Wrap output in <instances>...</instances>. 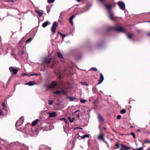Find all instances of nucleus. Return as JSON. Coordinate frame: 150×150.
<instances>
[{"label": "nucleus", "instance_id": "1", "mask_svg": "<svg viewBox=\"0 0 150 150\" xmlns=\"http://www.w3.org/2000/svg\"><path fill=\"white\" fill-rule=\"evenodd\" d=\"M99 1L106 7L108 11L110 18L112 21H115L117 18L115 16L113 12L111 10L112 5L110 4H107L105 3V0H99Z\"/></svg>", "mask_w": 150, "mask_h": 150}, {"label": "nucleus", "instance_id": "2", "mask_svg": "<svg viewBox=\"0 0 150 150\" xmlns=\"http://www.w3.org/2000/svg\"><path fill=\"white\" fill-rule=\"evenodd\" d=\"M115 30L119 32H125L124 29L122 27L115 25L114 26H109L106 29L107 31Z\"/></svg>", "mask_w": 150, "mask_h": 150}, {"label": "nucleus", "instance_id": "3", "mask_svg": "<svg viewBox=\"0 0 150 150\" xmlns=\"http://www.w3.org/2000/svg\"><path fill=\"white\" fill-rule=\"evenodd\" d=\"M104 44V42L103 41H98L96 42L95 46L97 48H100L103 47Z\"/></svg>", "mask_w": 150, "mask_h": 150}, {"label": "nucleus", "instance_id": "4", "mask_svg": "<svg viewBox=\"0 0 150 150\" xmlns=\"http://www.w3.org/2000/svg\"><path fill=\"white\" fill-rule=\"evenodd\" d=\"M24 119L23 116H22L16 122V127H18L21 125L23 123Z\"/></svg>", "mask_w": 150, "mask_h": 150}, {"label": "nucleus", "instance_id": "5", "mask_svg": "<svg viewBox=\"0 0 150 150\" xmlns=\"http://www.w3.org/2000/svg\"><path fill=\"white\" fill-rule=\"evenodd\" d=\"M9 70L12 75L16 74H17L18 70L17 69L14 68L13 67H10L9 68Z\"/></svg>", "mask_w": 150, "mask_h": 150}, {"label": "nucleus", "instance_id": "6", "mask_svg": "<svg viewBox=\"0 0 150 150\" xmlns=\"http://www.w3.org/2000/svg\"><path fill=\"white\" fill-rule=\"evenodd\" d=\"M117 4L120 9L122 10L125 9V4L124 3L120 1L117 2Z\"/></svg>", "mask_w": 150, "mask_h": 150}, {"label": "nucleus", "instance_id": "7", "mask_svg": "<svg viewBox=\"0 0 150 150\" xmlns=\"http://www.w3.org/2000/svg\"><path fill=\"white\" fill-rule=\"evenodd\" d=\"M57 27V22H54L53 24L52 27V32H53L52 34L55 32L56 30V28Z\"/></svg>", "mask_w": 150, "mask_h": 150}, {"label": "nucleus", "instance_id": "8", "mask_svg": "<svg viewBox=\"0 0 150 150\" xmlns=\"http://www.w3.org/2000/svg\"><path fill=\"white\" fill-rule=\"evenodd\" d=\"M51 59L45 58L43 60V62L46 64H48L51 62L52 60Z\"/></svg>", "mask_w": 150, "mask_h": 150}, {"label": "nucleus", "instance_id": "9", "mask_svg": "<svg viewBox=\"0 0 150 150\" xmlns=\"http://www.w3.org/2000/svg\"><path fill=\"white\" fill-rule=\"evenodd\" d=\"M57 84L56 82L54 81H53L52 82L51 84L49 85V88H54L57 85Z\"/></svg>", "mask_w": 150, "mask_h": 150}, {"label": "nucleus", "instance_id": "10", "mask_svg": "<svg viewBox=\"0 0 150 150\" xmlns=\"http://www.w3.org/2000/svg\"><path fill=\"white\" fill-rule=\"evenodd\" d=\"M53 93L55 94L62 93L64 95H67V93L64 91H54Z\"/></svg>", "mask_w": 150, "mask_h": 150}, {"label": "nucleus", "instance_id": "11", "mask_svg": "<svg viewBox=\"0 0 150 150\" xmlns=\"http://www.w3.org/2000/svg\"><path fill=\"white\" fill-rule=\"evenodd\" d=\"M98 118L99 119V122L100 123H102L104 121V119L100 114H98Z\"/></svg>", "mask_w": 150, "mask_h": 150}, {"label": "nucleus", "instance_id": "12", "mask_svg": "<svg viewBox=\"0 0 150 150\" xmlns=\"http://www.w3.org/2000/svg\"><path fill=\"white\" fill-rule=\"evenodd\" d=\"M104 134H100L99 135L98 137V139H99L101 140L104 142H105V140L104 138Z\"/></svg>", "mask_w": 150, "mask_h": 150}, {"label": "nucleus", "instance_id": "13", "mask_svg": "<svg viewBox=\"0 0 150 150\" xmlns=\"http://www.w3.org/2000/svg\"><path fill=\"white\" fill-rule=\"evenodd\" d=\"M100 79L99 82H98V84L101 83L103 81L104 78L102 74H100Z\"/></svg>", "mask_w": 150, "mask_h": 150}, {"label": "nucleus", "instance_id": "14", "mask_svg": "<svg viewBox=\"0 0 150 150\" xmlns=\"http://www.w3.org/2000/svg\"><path fill=\"white\" fill-rule=\"evenodd\" d=\"M121 146L122 148L125 150H128L131 149L128 146H127L124 144H121Z\"/></svg>", "mask_w": 150, "mask_h": 150}, {"label": "nucleus", "instance_id": "15", "mask_svg": "<svg viewBox=\"0 0 150 150\" xmlns=\"http://www.w3.org/2000/svg\"><path fill=\"white\" fill-rule=\"evenodd\" d=\"M76 15H73L72 16L69 18V22L71 24V25H73V19L74 18L75 16Z\"/></svg>", "mask_w": 150, "mask_h": 150}, {"label": "nucleus", "instance_id": "16", "mask_svg": "<svg viewBox=\"0 0 150 150\" xmlns=\"http://www.w3.org/2000/svg\"><path fill=\"white\" fill-rule=\"evenodd\" d=\"M67 118L70 122H73L75 119V117L72 116L68 117Z\"/></svg>", "mask_w": 150, "mask_h": 150}, {"label": "nucleus", "instance_id": "17", "mask_svg": "<svg viewBox=\"0 0 150 150\" xmlns=\"http://www.w3.org/2000/svg\"><path fill=\"white\" fill-rule=\"evenodd\" d=\"M35 83L34 81H30L28 82L25 83V85H28L30 86H33L34 84H35Z\"/></svg>", "mask_w": 150, "mask_h": 150}, {"label": "nucleus", "instance_id": "18", "mask_svg": "<svg viewBox=\"0 0 150 150\" xmlns=\"http://www.w3.org/2000/svg\"><path fill=\"white\" fill-rule=\"evenodd\" d=\"M35 11L36 13L38 14V16L40 17L42 16L43 14V13H42L39 11H38V10H35Z\"/></svg>", "mask_w": 150, "mask_h": 150}, {"label": "nucleus", "instance_id": "19", "mask_svg": "<svg viewBox=\"0 0 150 150\" xmlns=\"http://www.w3.org/2000/svg\"><path fill=\"white\" fill-rule=\"evenodd\" d=\"M50 23L48 21H47L44 23L42 24V27L43 28H45L46 27L48 24H50Z\"/></svg>", "mask_w": 150, "mask_h": 150}, {"label": "nucleus", "instance_id": "20", "mask_svg": "<svg viewBox=\"0 0 150 150\" xmlns=\"http://www.w3.org/2000/svg\"><path fill=\"white\" fill-rule=\"evenodd\" d=\"M39 119H37L33 121L32 124V126H35L37 124L38 122L39 121Z\"/></svg>", "mask_w": 150, "mask_h": 150}, {"label": "nucleus", "instance_id": "21", "mask_svg": "<svg viewBox=\"0 0 150 150\" xmlns=\"http://www.w3.org/2000/svg\"><path fill=\"white\" fill-rule=\"evenodd\" d=\"M67 98L70 100L71 101H73L74 100H76V98L72 96H69L67 97Z\"/></svg>", "mask_w": 150, "mask_h": 150}, {"label": "nucleus", "instance_id": "22", "mask_svg": "<svg viewBox=\"0 0 150 150\" xmlns=\"http://www.w3.org/2000/svg\"><path fill=\"white\" fill-rule=\"evenodd\" d=\"M49 117H55L56 116V113H49Z\"/></svg>", "mask_w": 150, "mask_h": 150}, {"label": "nucleus", "instance_id": "23", "mask_svg": "<svg viewBox=\"0 0 150 150\" xmlns=\"http://www.w3.org/2000/svg\"><path fill=\"white\" fill-rule=\"evenodd\" d=\"M115 146H116V148H114V149H119L120 147V144L118 142H116L115 145Z\"/></svg>", "mask_w": 150, "mask_h": 150}, {"label": "nucleus", "instance_id": "24", "mask_svg": "<svg viewBox=\"0 0 150 150\" xmlns=\"http://www.w3.org/2000/svg\"><path fill=\"white\" fill-rule=\"evenodd\" d=\"M57 55L58 57L59 58H62V57H63L62 54V53H61V52H57Z\"/></svg>", "mask_w": 150, "mask_h": 150}, {"label": "nucleus", "instance_id": "25", "mask_svg": "<svg viewBox=\"0 0 150 150\" xmlns=\"http://www.w3.org/2000/svg\"><path fill=\"white\" fill-rule=\"evenodd\" d=\"M87 100L84 99L83 98H81L80 99V102L82 103H84L87 102Z\"/></svg>", "mask_w": 150, "mask_h": 150}, {"label": "nucleus", "instance_id": "26", "mask_svg": "<svg viewBox=\"0 0 150 150\" xmlns=\"http://www.w3.org/2000/svg\"><path fill=\"white\" fill-rule=\"evenodd\" d=\"M89 134H86L83 135L82 136V139H84L86 137L88 138L89 137Z\"/></svg>", "mask_w": 150, "mask_h": 150}, {"label": "nucleus", "instance_id": "27", "mask_svg": "<svg viewBox=\"0 0 150 150\" xmlns=\"http://www.w3.org/2000/svg\"><path fill=\"white\" fill-rule=\"evenodd\" d=\"M32 40V38L31 37L29 38L26 41V42L27 43H28L29 42H30Z\"/></svg>", "mask_w": 150, "mask_h": 150}, {"label": "nucleus", "instance_id": "28", "mask_svg": "<svg viewBox=\"0 0 150 150\" xmlns=\"http://www.w3.org/2000/svg\"><path fill=\"white\" fill-rule=\"evenodd\" d=\"M81 84L83 85L88 86V83L85 82H82L81 83Z\"/></svg>", "mask_w": 150, "mask_h": 150}, {"label": "nucleus", "instance_id": "29", "mask_svg": "<svg viewBox=\"0 0 150 150\" xmlns=\"http://www.w3.org/2000/svg\"><path fill=\"white\" fill-rule=\"evenodd\" d=\"M90 69L93 71H98L97 69L95 67H92Z\"/></svg>", "mask_w": 150, "mask_h": 150}, {"label": "nucleus", "instance_id": "30", "mask_svg": "<svg viewBox=\"0 0 150 150\" xmlns=\"http://www.w3.org/2000/svg\"><path fill=\"white\" fill-rule=\"evenodd\" d=\"M77 136L79 140H81L82 139V136H80L79 134H77Z\"/></svg>", "mask_w": 150, "mask_h": 150}, {"label": "nucleus", "instance_id": "31", "mask_svg": "<svg viewBox=\"0 0 150 150\" xmlns=\"http://www.w3.org/2000/svg\"><path fill=\"white\" fill-rule=\"evenodd\" d=\"M130 135H132L134 139L136 138L135 134L133 132H131L130 134Z\"/></svg>", "mask_w": 150, "mask_h": 150}, {"label": "nucleus", "instance_id": "32", "mask_svg": "<svg viewBox=\"0 0 150 150\" xmlns=\"http://www.w3.org/2000/svg\"><path fill=\"white\" fill-rule=\"evenodd\" d=\"M133 35L132 34H130L128 35L127 36L129 39H131Z\"/></svg>", "mask_w": 150, "mask_h": 150}, {"label": "nucleus", "instance_id": "33", "mask_svg": "<svg viewBox=\"0 0 150 150\" xmlns=\"http://www.w3.org/2000/svg\"><path fill=\"white\" fill-rule=\"evenodd\" d=\"M91 7V5L89 7H88V8L87 9V10H84V11H81L80 12H79V14H81V13H84V12H85V11H88V9L90 7Z\"/></svg>", "mask_w": 150, "mask_h": 150}, {"label": "nucleus", "instance_id": "34", "mask_svg": "<svg viewBox=\"0 0 150 150\" xmlns=\"http://www.w3.org/2000/svg\"><path fill=\"white\" fill-rule=\"evenodd\" d=\"M55 0H47V2L49 3H53Z\"/></svg>", "mask_w": 150, "mask_h": 150}, {"label": "nucleus", "instance_id": "35", "mask_svg": "<svg viewBox=\"0 0 150 150\" xmlns=\"http://www.w3.org/2000/svg\"><path fill=\"white\" fill-rule=\"evenodd\" d=\"M144 142L145 143H146V144H150V140H144Z\"/></svg>", "mask_w": 150, "mask_h": 150}, {"label": "nucleus", "instance_id": "36", "mask_svg": "<svg viewBox=\"0 0 150 150\" xmlns=\"http://www.w3.org/2000/svg\"><path fill=\"white\" fill-rule=\"evenodd\" d=\"M61 120L64 121L65 122V123H67V121L64 118H62L61 119Z\"/></svg>", "mask_w": 150, "mask_h": 150}, {"label": "nucleus", "instance_id": "37", "mask_svg": "<svg viewBox=\"0 0 150 150\" xmlns=\"http://www.w3.org/2000/svg\"><path fill=\"white\" fill-rule=\"evenodd\" d=\"M126 110L125 109H122L120 111V112H126Z\"/></svg>", "mask_w": 150, "mask_h": 150}, {"label": "nucleus", "instance_id": "38", "mask_svg": "<svg viewBox=\"0 0 150 150\" xmlns=\"http://www.w3.org/2000/svg\"><path fill=\"white\" fill-rule=\"evenodd\" d=\"M122 117V116L121 115H118L117 116V119L118 120H120L121 119Z\"/></svg>", "mask_w": 150, "mask_h": 150}, {"label": "nucleus", "instance_id": "39", "mask_svg": "<svg viewBox=\"0 0 150 150\" xmlns=\"http://www.w3.org/2000/svg\"><path fill=\"white\" fill-rule=\"evenodd\" d=\"M52 101L51 100H49L48 101V104L49 105H52Z\"/></svg>", "mask_w": 150, "mask_h": 150}, {"label": "nucleus", "instance_id": "40", "mask_svg": "<svg viewBox=\"0 0 150 150\" xmlns=\"http://www.w3.org/2000/svg\"><path fill=\"white\" fill-rule=\"evenodd\" d=\"M137 150H143V147H141L139 148H137Z\"/></svg>", "mask_w": 150, "mask_h": 150}, {"label": "nucleus", "instance_id": "41", "mask_svg": "<svg viewBox=\"0 0 150 150\" xmlns=\"http://www.w3.org/2000/svg\"><path fill=\"white\" fill-rule=\"evenodd\" d=\"M2 107H3L4 108H6V105H5V103H2Z\"/></svg>", "mask_w": 150, "mask_h": 150}, {"label": "nucleus", "instance_id": "42", "mask_svg": "<svg viewBox=\"0 0 150 150\" xmlns=\"http://www.w3.org/2000/svg\"><path fill=\"white\" fill-rule=\"evenodd\" d=\"M96 88V87H93L92 88V91H95Z\"/></svg>", "mask_w": 150, "mask_h": 150}, {"label": "nucleus", "instance_id": "43", "mask_svg": "<svg viewBox=\"0 0 150 150\" xmlns=\"http://www.w3.org/2000/svg\"><path fill=\"white\" fill-rule=\"evenodd\" d=\"M36 75V76H38V74L36 73H34V74H31L30 75H29V76H33V75Z\"/></svg>", "mask_w": 150, "mask_h": 150}, {"label": "nucleus", "instance_id": "44", "mask_svg": "<svg viewBox=\"0 0 150 150\" xmlns=\"http://www.w3.org/2000/svg\"><path fill=\"white\" fill-rule=\"evenodd\" d=\"M62 35V39H63L66 36V35L65 34H62V35Z\"/></svg>", "mask_w": 150, "mask_h": 150}, {"label": "nucleus", "instance_id": "45", "mask_svg": "<svg viewBox=\"0 0 150 150\" xmlns=\"http://www.w3.org/2000/svg\"><path fill=\"white\" fill-rule=\"evenodd\" d=\"M105 142L106 143V144L107 145L108 147H109V145L108 143L106 141L105 142Z\"/></svg>", "mask_w": 150, "mask_h": 150}, {"label": "nucleus", "instance_id": "46", "mask_svg": "<svg viewBox=\"0 0 150 150\" xmlns=\"http://www.w3.org/2000/svg\"><path fill=\"white\" fill-rule=\"evenodd\" d=\"M21 54L23 55L24 54V52L22 50L21 51Z\"/></svg>", "mask_w": 150, "mask_h": 150}, {"label": "nucleus", "instance_id": "47", "mask_svg": "<svg viewBox=\"0 0 150 150\" xmlns=\"http://www.w3.org/2000/svg\"><path fill=\"white\" fill-rule=\"evenodd\" d=\"M13 0H8L6 1L7 2L9 1V2H13Z\"/></svg>", "mask_w": 150, "mask_h": 150}, {"label": "nucleus", "instance_id": "48", "mask_svg": "<svg viewBox=\"0 0 150 150\" xmlns=\"http://www.w3.org/2000/svg\"><path fill=\"white\" fill-rule=\"evenodd\" d=\"M147 35L148 36H150V32L147 33Z\"/></svg>", "mask_w": 150, "mask_h": 150}, {"label": "nucleus", "instance_id": "49", "mask_svg": "<svg viewBox=\"0 0 150 150\" xmlns=\"http://www.w3.org/2000/svg\"><path fill=\"white\" fill-rule=\"evenodd\" d=\"M79 110H77L76 111H75L74 112L76 113V112H79Z\"/></svg>", "mask_w": 150, "mask_h": 150}, {"label": "nucleus", "instance_id": "50", "mask_svg": "<svg viewBox=\"0 0 150 150\" xmlns=\"http://www.w3.org/2000/svg\"><path fill=\"white\" fill-rule=\"evenodd\" d=\"M4 115V113H0V115Z\"/></svg>", "mask_w": 150, "mask_h": 150}, {"label": "nucleus", "instance_id": "51", "mask_svg": "<svg viewBox=\"0 0 150 150\" xmlns=\"http://www.w3.org/2000/svg\"><path fill=\"white\" fill-rule=\"evenodd\" d=\"M57 33H58V34H60L61 35H62V33H60V32H58Z\"/></svg>", "mask_w": 150, "mask_h": 150}, {"label": "nucleus", "instance_id": "52", "mask_svg": "<svg viewBox=\"0 0 150 150\" xmlns=\"http://www.w3.org/2000/svg\"><path fill=\"white\" fill-rule=\"evenodd\" d=\"M79 115H77V117L78 118H79Z\"/></svg>", "mask_w": 150, "mask_h": 150}, {"label": "nucleus", "instance_id": "53", "mask_svg": "<svg viewBox=\"0 0 150 150\" xmlns=\"http://www.w3.org/2000/svg\"><path fill=\"white\" fill-rule=\"evenodd\" d=\"M76 1L79 2L81 1V0H76Z\"/></svg>", "mask_w": 150, "mask_h": 150}, {"label": "nucleus", "instance_id": "54", "mask_svg": "<svg viewBox=\"0 0 150 150\" xmlns=\"http://www.w3.org/2000/svg\"><path fill=\"white\" fill-rule=\"evenodd\" d=\"M140 129H138L137 130V131L138 132H140Z\"/></svg>", "mask_w": 150, "mask_h": 150}, {"label": "nucleus", "instance_id": "55", "mask_svg": "<svg viewBox=\"0 0 150 150\" xmlns=\"http://www.w3.org/2000/svg\"><path fill=\"white\" fill-rule=\"evenodd\" d=\"M103 129H104V130H105V129H106V127H103Z\"/></svg>", "mask_w": 150, "mask_h": 150}, {"label": "nucleus", "instance_id": "56", "mask_svg": "<svg viewBox=\"0 0 150 150\" xmlns=\"http://www.w3.org/2000/svg\"><path fill=\"white\" fill-rule=\"evenodd\" d=\"M50 11V10H48L47 11V12L48 13Z\"/></svg>", "mask_w": 150, "mask_h": 150}, {"label": "nucleus", "instance_id": "57", "mask_svg": "<svg viewBox=\"0 0 150 150\" xmlns=\"http://www.w3.org/2000/svg\"><path fill=\"white\" fill-rule=\"evenodd\" d=\"M40 70L41 71H44L42 69H40Z\"/></svg>", "mask_w": 150, "mask_h": 150}, {"label": "nucleus", "instance_id": "58", "mask_svg": "<svg viewBox=\"0 0 150 150\" xmlns=\"http://www.w3.org/2000/svg\"><path fill=\"white\" fill-rule=\"evenodd\" d=\"M15 32H12V35H13L14 33H15Z\"/></svg>", "mask_w": 150, "mask_h": 150}, {"label": "nucleus", "instance_id": "59", "mask_svg": "<svg viewBox=\"0 0 150 150\" xmlns=\"http://www.w3.org/2000/svg\"><path fill=\"white\" fill-rule=\"evenodd\" d=\"M145 143V142H144V143H143L142 144L143 145H144V144Z\"/></svg>", "mask_w": 150, "mask_h": 150}, {"label": "nucleus", "instance_id": "60", "mask_svg": "<svg viewBox=\"0 0 150 150\" xmlns=\"http://www.w3.org/2000/svg\"><path fill=\"white\" fill-rule=\"evenodd\" d=\"M23 75H27V74H24Z\"/></svg>", "mask_w": 150, "mask_h": 150}, {"label": "nucleus", "instance_id": "61", "mask_svg": "<svg viewBox=\"0 0 150 150\" xmlns=\"http://www.w3.org/2000/svg\"><path fill=\"white\" fill-rule=\"evenodd\" d=\"M120 150H123V149L122 148V149H121Z\"/></svg>", "mask_w": 150, "mask_h": 150}, {"label": "nucleus", "instance_id": "62", "mask_svg": "<svg viewBox=\"0 0 150 150\" xmlns=\"http://www.w3.org/2000/svg\"><path fill=\"white\" fill-rule=\"evenodd\" d=\"M0 112H1V110L0 109Z\"/></svg>", "mask_w": 150, "mask_h": 150}, {"label": "nucleus", "instance_id": "63", "mask_svg": "<svg viewBox=\"0 0 150 150\" xmlns=\"http://www.w3.org/2000/svg\"><path fill=\"white\" fill-rule=\"evenodd\" d=\"M131 128H133V126H131Z\"/></svg>", "mask_w": 150, "mask_h": 150}, {"label": "nucleus", "instance_id": "64", "mask_svg": "<svg viewBox=\"0 0 150 150\" xmlns=\"http://www.w3.org/2000/svg\"><path fill=\"white\" fill-rule=\"evenodd\" d=\"M129 104H130V101L129 102Z\"/></svg>", "mask_w": 150, "mask_h": 150}]
</instances>
